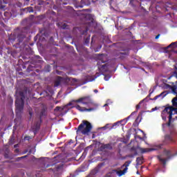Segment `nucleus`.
Returning a JSON list of instances; mask_svg holds the SVG:
<instances>
[{"mask_svg":"<svg viewBox=\"0 0 177 177\" xmlns=\"http://www.w3.org/2000/svg\"><path fill=\"white\" fill-rule=\"evenodd\" d=\"M104 63H107V56L102 54L97 63L99 73H95V78L100 77L102 75H104V73H107V71H109V64Z\"/></svg>","mask_w":177,"mask_h":177,"instance_id":"f257e3e1","label":"nucleus"},{"mask_svg":"<svg viewBox=\"0 0 177 177\" xmlns=\"http://www.w3.org/2000/svg\"><path fill=\"white\" fill-rule=\"evenodd\" d=\"M20 97H17L15 100V107L17 114H21L23 110H24V100H26V94L24 92H19Z\"/></svg>","mask_w":177,"mask_h":177,"instance_id":"f03ea898","label":"nucleus"},{"mask_svg":"<svg viewBox=\"0 0 177 177\" xmlns=\"http://www.w3.org/2000/svg\"><path fill=\"white\" fill-rule=\"evenodd\" d=\"M91 131H92V124L91 122L86 120H83L78 126L76 132L77 133H82V135H88Z\"/></svg>","mask_w":177,"mask_h":177,"instance_id":"7ed1b4c3","label":"nucleus"},{"mask_svg":"<svg viewBox=\"0 0 177 177\" xmlns=\"http://www.w3.org/2000/svg\"><path fill=\"white\" fill-rule=\"evenodd\" d=\"M163 153L166 156V159L162 158V155L158 156L157 158L159 160V162L162 164L163 167H165V165H167V161L171 160L175 155L172 154L170 150L167 149H164Z\"/></svg>","mask_w":177,"mask_h":177,"instance_id":"20e7f679","label":"nucleus"},{"mask_svg":"<svg viewBox=\"0 0 177 177\" xmlns=\"http://www.w3.org/2000/svg\"><path fill=\"white\" fill-rule=\"evenodd\" d=\"M73 103H82V104H84L85 106H88V104L92 103V100L91 99V96H85L79 98L78 100H73L71 102H69L66 106H73Z\"/></svg>","mask_w":177,"mask_h":177,"instance_id":"39448f33","label":"nucleus"},{"mask_svg":"<svg viewBox=\"0 0 177 177\" xmlns=\"http://www.w3.org/2000/svg\"><path fill=\"white\" fill-rule=\"evenodd\" d=\"M71 109H75L76 110H78L81 113H84V111L91 112V111H93V110H95V109H93V108L86 109L85 107H82L81 106H80L78 104L72 106Z\"/></svg>","mask_w":177,"mask_h":177,"instance_id":"423d86ee","label":"nucleus"},{"mask_svg":"<svg viewBox=\"0 0 177 177\" xmlns=\"http://www.w3.org/2000/svg\"><path fill=\"white\" fill-rule=\"evenodd\" d=\"M177 109H176L175 107L173 106H167L166 108H165V109L162 111V115L164 114V113H167V114H169V115H171L172 117V115H174V111H176Z\"/></svg>","mask_w":177,"mask_h":177,"instance_id":"0eeeda50","label":"nucleus"},{"mask_svg":"<svg viewBox=\"0 0 177 177\" xmlns=\"http://www.w3.org/2000/svg\"><path fill=\"white\" fill-rule=\"evenodd\" d=\"M100 150L103 151V150H113V143L110 142L108 144L102 143L100 147Z\"/></svg>","mask_w":177,"mask_h":177,"instance_id":"6e6552de","label":"nucleus"},{"mask_svg":"<svg viewBox=\"0 0 177 177\" xmlns=\"http://www.w3.org/2000/svg\"><path fill=\"white\" fill-rule=\"evenodd\" d=\"M17 41L19 43H17L16 44V48H20V46H19L20 45V44L23 43V41H24V38H26V35H24V33H19L17 35Z\"/></svg>","mask_w":177,"mask_h":177,"instance_id":"1a4fd4ad","label":"nucleus"},{"mask_svg":"<svg viewBox=\"0 0 177 177\" xmlns=\"http://www.w3.org/2000/svg\"><path fill=\"white\" fill-rule=\"evenodd\" d=\"M137 149L140 151L142 154H144V153H150V151H156V150H157L156 148H142L140 147H137Z\"/></svg>","mask_w":177,"mask_h":177,"instance_id":"9d476101","label":"nucleus"},{"mask_svg":"<svg viewBox=\"0 0 177 177\" xmlns=\"http://www.w3.org/2000/svg\"><path fill=\"white\" fill-rule=\"evenodd\" d=\"M143 102H145V100H141V101L140 102V103L136 105V111L132 112L131 114L126 118V122L128 121V119H129L130 118H131L132 115H133V114H135V113H138V110H139V109H140V104H142V103Z\"/></svg>","mask_w":177,"mask_h":177,"instance_id":"9b49d317","label":"nucleus"},{"mask_svg":"<svg viewBox=\"0 0 177 177\" xmlns=\"http://www.w3.org/2000/svg\"><path fill=\"white\" fill-rule=\"evenodd\" d=\"M63 82V77L61 76H57L55 82L54 86H59L60 84Z\"/></svg>","mask_w":177,"mask_h":177,"instance_id":"f8f14e48","label":"nucleus"},{"mask_svg":"<svg viewBox=\"0 0 177 177\" xmlns=\"http://www.w3.org/2000/svg\"><path fill=\"white\" fill-rule=\"evenodd\" d=\"M120 124L121 123H120L119 122H117L112 125H111L110 124H107L106 125L102 127V129H113L114 127H117V125H120ZM109 125L111 126L109 127Z\"/></svg>","mask_w":177,"mask_h":177,"instance_id":"ddd939ff","label":"nucleus"},{"mask_svg":"<svg viewBox=\"0 0 177 177\" xmlns=\"http://www.w3.org/2000/svg\"><path fill=\"white\" fill-rule=\"evenodd\" d=\"M114 172H116L117 175H118L119 176H122L123 175H125V174H127V172H128V168H124L123 170H120V171H117V170H113Z\"/></svg>","mask_w":177,"mask_h":177,"instance_id":"4468645a","label":"nucleus"},{"mask_svg":"<svg viewBox=\"0 0 177 177\" xmlns=\"http://www.w3.org/2000/svg\"><path fill=\"white\" fill-rule=\"evenodd\" d=\"M57 26L59 28H62V30H68L70 28V26L67 25L66 24H63V23H58L57 24Z\"/></svg>","mask_w":177,"mask_h":177,"instance_id":"2eb2a0df","label":"nucleus"},{"mask_svg":"<svg viewBox=\"0 0 177 177\" xmlns=\"http://www.w3.org/2000/svg\"><path fill=\"white\" fill-rule=\"evenodd\" d=\"M7 53L8 55H11V56H12V57H14L15 59L17 57V51H16V50L8 49Z\"/></svg>","mask_w":177,"mask_h":177,"instance_id":"dca6fc26","label":"nucleus"},{"mask_svg":"<svg viewBox=\"0 0 177 177\" xmlns=\"http://www.w3.org/2000/svg\"><path fill=\"white\" fill-rule=\"evenodd\" d=\"M142 121V115H138V116L136 118L135 122H133V125L134 127H139V124Z\"/></svg>","mask_w":177,"mask_h":177,"instance_id":"f3484780","label":"nucleus"},{"mask_svg":"<svg viewBox=\"0 0 177 177\" xmlns=\"http://www.w3.org/2000/svg\"><path fill=\"white\" fill-rule=\"evenodd\" d=\"M168 95V93H167L166 91H163L160 94L155 96L152 100H157V99H158V97H161V96H162V98L165 97L167 95Z\"/></svg>","mask_w":177,"mask_h":177,"instance_id":"a211bd4d","label":"nucleus"},{"mask_svg":"<svg viewBox=\"0 0 177 177\" xmlns=\"http://www.w3.org/2000/svg\"><path fill=\"white\" fill-rule=\"evenodd\" d=\"M118 56H120L121 59H124L127 56H129V51L127 50L123 53H119Z\"/></svg>","mask_w":177,"mask_h":177,"instance_id":"6ab92c4d","label":"nucleus"},{"mask_svg":"<svg viewBox=\"0 0 177 177\" xmlns=\"http://www.w3.org/2000/svg\"><path fill=\"white\" fill-rule=\"evenodd\" d=\"M143 157L141 156V157H138L136 158V165H142V164H143Z\"/></svg>","mask_w":177,"mask_h":177,"instance_id":"aec40b11","label":"nucleus"},{"mask_svg":"<svg viewBox=\"0 0 177 177\" xmlns=\"http://www.w3.org/2000/svg\"><path fill=\"white\" fill-rule=\"evenodd\" d=\"M8 39L10 42H15V41H16V34L10 35Z\"/></svg>","mask_w":177,"mask_h":177,"instance_id":"412c9836","label":"nucleus"},{"mask_svg":"<svg viewBox=\"0 0 177 177\" xmlns=\"http://www.w3.org/2000/svg\"><path fill=\"white\" fill-rule=\"evenodd\" d=\"M60 158H61V156L59 155L54 157L53 158L54 164H57V162H60Z\"/></svg>","mask_w":177,"mask_h":177,"instance_id":"4be33fe9","label":"nucleus"},{"mask_svg":"<svg viewBox=\"0 0 177 177\" xmlns=\"http://www.w3.org/2000/svg\"><path fill=\"white\" fill-rule=\"evenodd\" d=\"M84 5H85V1H84V0H82L80 1V3H77L75 5V8H84Z\"/></svg>","mask_w":177,"mask_h":177,"instance_id":"5701e85b","label":"nucleus"},{"mask_svg":"<svg viewBox=\"0 0 177 177\" xmlns=\"http://www.w3.org/2000/svg\"><path fill=\"white\" fill-rule=\"evenodd\" d=\"M132 162V160H127L124 162V164L122 166V168H128L130 165V164Z\"/></svg>","mask_w":177,"mask_h":177,"instance_id":"b1692460","label":"nucleus"},{"mask_svg":"<svg viewBox=\"0 0 177 177\" xmlns=\"http://www.w3.org/2000/svg\"><path fill=\"white\" fill-rule=\"evenodd\" d=\"M172 121V116L169 115V121L166 124L167 127H168L169 128L171 127V122Z\"/></svg>","mask_w":177,"mask_h":177,"instance_id":"393cba45","label":"nucleus"},{"mask_svg":"<svg viewBox=\"0 0 177 177\" xmlns=\"http://www.w3.org/2000/svg\"><path fill=\"white\" fill-rule=\"evenodd\" d=\"M39 128H40V124L37 123L36 126H35V128L34 129L35 133V132H38V131H39Z\"/></svg>","mask_w":177,"mask_h":177,"instance_id":"a878e982","label":"nucleus"},{"mask_svg":"<svg viewBox=\"0 0 177 177\" xmlns=\"http://www.w3.org/2000/svg\"><path fill=\"white\" fill-rule=\"evenodd\" d=\"M26 10L29 13H33L34 12V8L32 7H28L26 8Z\"/></svg>","mask_w":177,"mask_h":177,"instance_id":"bb28decb","label":"nucleus"},{"mask_svg":"<svg viewBox=\"0 0 177 177\" xmlns=\"http://www.w3.org/2000/svg\"><path fill=\"white\" fill-rule=\"evenodd\" d=\"M60 110L62 111V110H64V108L62 109V107H60V106H56L55 109V111H60Z\"/></svg>","mask_w":177,"mask_h":177,"instance_id":"cd10ccee","label":"nucleus"},{"mask_svg":"<svg viewBox=\"0 0 177 177\" xmlns=\"http://www.w3.org/2000/svg\"><path fill=\"white\" fill-rule=\"evenodd\" d=\"M104 80L105 81H109V80H110V78H111V76H110V75H104Z\"/></svg>","mask_w":177,"mask_h":177,"instance_id":"c85d7f7f","label":"nucleus"},{"mask_svg":"<svg viewBox=\"0 0 177 177\" xmlns=\"http://www.w3.org/2000/svg\"><path fill=\"white\" fill-rule=\"evenodd\" d=\"M35 59H37L38 60V62L39 63H41V59H42V58H41V57L39 55H36Z\"/></svg>","mask_w":177,"mask_h":177,"instance_id":"c756f323","label":"nucleus"},{"mask_svg":"<svg viewBox=\"0 0 177 177\" xmlns=\"http://www.w3.org/2000/svg\"><path fill=\"white\" fill-rule=\"evenodd\" d=\"M30 139H31V137H30V136H25L24 137V140H30Z\"/></svg>","mask_w":177,"mask_h":177,"instance_id":"7c9ffc66","label":"nucleus"},{"mask_svg":"<svg viewBox=\"0 0 177 177\" xmlns=\"http://www.w3.org/2000/svg\"><path fill=\"white\" fill-rule=\"evenodd\" d=\"M27 156H24L22 157L17 158V160H23V158H26Z\"/></svg>","mask_w":177,"mask_h":177,"instance_id":"2f4dec72","label":"nucleus"},{"mask_svg":"<svg viewBox=\"0 0 177 177\" xmlns=\"http://www.w3.org/2000/svg\"><path fill=\"white\" fill-rule=\"evenodd\" d=\"M162 118L164 121L167 120V117L164 116V114H162Z\"/></svg>","mask_w":177,"mask_h":177,"instance_id":"473e14b6","label":"nucleus"},{"mask_svg":"<svg viewBox=\"0 0 177 177\" xmlns=\"http://www.w3.org/2000/svg\"><path fill=\"white\" fill-rule=\"evenodd\" d=\"M4 157H5V158H9V154L8 153H5Z\"/></svg>","mask_w":177,"mask_h":177,"instance_id":"72a5a7b5","label":"nucleus"},{"mask_svg":"<svg viewBox=\"0 0 177 177\" xmlns=\"http://www.w3.org/2000/svg\"><path fill=\"white\" fill-rule=\"evenodd\" d=\"M175 44V43H171V44H170L168 46H167V49L169 48H171V46H172L173 45H174Z\"/></svg>","mask_w":177,"mask_h":177,"instance_id":"f704fd0d","label":"nucleus"},{"mask_svg":"<svg viewBox=\"0 0 177 177\" xmlns=\"http://www.w3.org/2000/svg\"><path fill=\"white\" fill-rule=\"evenodd\" d=\"M160 34H158V35H156V37H155V39H158V38H160Z\"/></svg>","mask_w":177,"mask_h":177,"instance_id":"c9c22d12","label":"nucleus"},{"mask_svg":"<svg viewBox=\"0 0 177 177\" xmlns=\"http://www.w3.org/2000/svg\"><path fill=\"white\" fill-rule=\"evenodd\" d=\"M44 113H45V111H42L40 113V118L42 117V115H44Z\"/></svg>","mask_w":177,"mask_h":177,"instance_id":"e433bc0d","label":"nucleus"},{"mask_svg":"<svg viewBox=\"0 0 177 177\" xmlns=\"http://www.w3.org/2000/svg\"><path fill=\"white\" fill-rule=\"evenodd\" d=\"M153 92H154V91H152L149 93V94L148 95V97H150V96H151V93H153Z\"/></svg>","mask_w":177,"mask_h":177,"instance_id":"4c0bfd02","label":"nucleus"},{"mask_svg":"<svg viewBox=\"0 0 177 177\" xmlns=\"http://www.w3.org/2000/svg\"><path fill=\"white\" fill-rule=\"evenodd\" d=\"M71 143H74V141H73V140H70L68 142L69 145H71Z\"/></svg>","mask_w":177,"mask_h":177,"instance_id":"58836bf2","label":"nucleus"},{"mask_svg":"<svg viewBox=\"0 0 177 177\" xmlns=\"http://www.w3.org/2000/svg\"><path fill=\"white\" fill-rule=\"evenodd\" d=\"M19 151H20V150H19V149H16L15 150V153H19Z\"/></svg>","mask_w":177,"mask_h":177,"instance_id":"ea45409f","label":"nucleus"},{"mask_svg":"<svg viewBox=\"0 0 177 177\" xmlns=\"http://www.w3.org/2000/svg\"><path fill=\"white\" fill-rule=\"evenodd\" d=\"M29 115H30V118L32 117V112H31V111H29Z\"/></svg>","mask_w":177,"mask_h":177,"instance_id":"a19ab883","label":"nucleus"},{"mask_svg":"<svg viewBox=\"0 0 177 177\" xmlns=\"http://www.w3.org/2000/svg\"><path fill=\"white\" fill-rule=\"evenodd\" d=\"M44 167H45V168H48V167H50V165H44Z\"/></svg>","mask_w":177,"mask_h":177,"instance_id":"79ce46f5","label":"nucleus"},{"mask_svg":"<svg viewBox=\"0 0 177 177\" xmlns=\"http://www.w3.org/2000/svg\"><path fill=\"white\" fill-rule=\"evenodd\" d=\"M3 2L4 3H8V0H3Z\"/></svg>","mask_w":177,"mask_h":177,"instance_id":"37998d69","label":"nucleus"},{"mask_svg":"<svg viewBox=\"0 0 177 177\" xmlns=\"http://www.w3.org/2000/svg\"><path fill=\"white\" fill-rule=\"evenodd\" d=\"M83 11H84V12H89L90 10H89V9H86V10H83Z\"/></svg>","mask_w":177,"mask_h":177,"instance_id":"c03bdc74","label":"nucleus"},{"mask_svg":"<svg viewBox=\"0 0 177 177\" xmlns=\"http://www.w3.org/2000/svg\"><path fill=\"white\" fill-rule=\"evenodd\" d=\"M94 92H95V93H97V92H99V91H97V89H95Z\"/></svg>","mask_w":177,"mask_h":177,"instance_id":"a18cd8bd","label":"nucleus"},{"mask_svg":"<svg viewBox=\"0 0 177 177\" xmlns=\"http://www.w3.org/2000/svg\"><path fill=\"white\" fill-rule=\"evenodd\" d=\"M175 114H177V110L174 111V113H173V115H175Z\"/></svg>","mask_w":177,"mask_h":177,"instance_id":"49530a36","label":"nucleus"},{"mask_svg":"<svg viewBox=\"0 0 177 177\" xmlns=\"http://www.w3.org/2000/svg\"><path fill=\"white\" fill-rule=\"evenodd\" d=\"M80 158H85V156H84V154H82V156L80 157Z\"/></svg>","mask_w":177,"mask_h":177,"instance_id":"de8ad7c7","label":"nucleus"},{"mask_svg":"<svg viewBox=\"0 0 177 177\" xmlns=\"http://www.w3.org/2000/svg\"><path fill=\"white\" fill-rule=\"evenodd\" d=\"M85 32H88V30H84L82 34H85Z\"/></svg>","mask_w":177,"mask_h":177,"instance_id":"09e8293b","label":"nucleus"},{"mask_svg":"<svg viewBox=\"0 0 177 177\" xmlns=\"http://www.w3.org/2000/svg\"><path fill=\"white\" fill-rule=\"evenodd\" d=\"M58 169H60V166L57 167V170L58 171Z\"/></svg>","mask_w":177,"mask_h":177,"instance_id":"8fccbe9b","label":"nucleus"},{"mask_svg":"<svg viewBox=\"0 0 177 177\" xmlns=\"http://www.w3.org/2000/svg\"><path fill=\"white\" fill-rule=\"evenodd\" d=\"M153 111H154V110H157V107H155L154 109H152Z\"/></svg>","mask_w":177,"mask_h":177,"instance_id":"3c124183","label":"nucleus"},{"mask_svg":"<svg viewBox=\"0 0 177 177\" xmlns=\"http://www.w3.org/2000/svg\"><path fill=\"white\" fill-rule=\"evenodd\" d=\"M106 106H108V104H105L104 105V107H106Z\"/></svg>","mask_w":177,"mask_h":177,"instance_id":"603ef678","label":"nucleus"},{"mask_svg":"<svg viewBox=\"0 0 177 177\" xmlns=\"http://www.w3.org/2000/svg\"><path fill=\"white\" fill-rule=\"evenodd\" d=\"M176 66H177V64H176ZM174 68H175V70H177V67L176 66H175Z\"/></svg>","mask_w":177,"mask_h":177,"instance_id":"864d4df0","label":"nucleus"},{"mask_svg":"<svg viewBox=\"0 0 177 177\" xmlns=\"http://www.w3.org/2000/svg\"><path fill=\"white\" fill-rule=\"evenodd\" d=\"M129 157L132 158L133 157L132 155L129 156Z\"/></svg>","mask_w":177,"mask_h":177,"instance_id":"5fc2aeb1","label":"nucleus"},{"mask_svg":"<svg viewBox=\"0 0 177 177\" xmlns=\"http://www.w3.org/2000/svg\"><path fill=\"white\" fill-rule=\"evenodd\" d=\"M14 147H17V145H15L14 146Z\"/></svg>","mask_w":177,"mask_h":177,"instance_id":"6e6d98bb","label":"nucleus"},{"mask_svg":"<svg viewBox=\"0 0 177 177\" xmlns=\"http://www.w3.org/2000/svg\"><path fill=\"white\" fill-rule=\"evenodd\" d=\"M29 153L31 154V150L29 151Z\"/></svg>","mask_w":177,"mask_h":177,"instance_id":"4d7b16f0","label":"nucleus"},{"mask_svg":"<svg viewBox=\"0 0 177 177\" xmlns=\"http://www.w3.org/2000/svg\"><path fill=\"white\" fill-rule=\"evenodd\" d=\"M137 174L139 175V171H137Z\"/></svg>","mask_w":177,"mask_h":177,"instance_id":"13d9d810","label":"nucleus"},{"mask_svg":"<svg viewBox=\"0 0 177 177\" xmlns=\"http://www.w3.org/2000/svg\"><path fill=\"white\" fill-rule=\"evenodd\" d=\"M102 48V46H100V49Z\"/></svg>","mask_w":177,"mask_h":177,"instance_id":"bf43d9fd","label":"nucleus"},{"mask_svg":"<svg viewBox=\"0 0 177 177\" xmlns=\"http://www.w3.org/2000/svg\"><path fill=\"white\" fill-rule=\"evenodd\" d=\"M176 118V120H177V116H176V118Z\"/></svg>","mask_w":177,"mask_h":177,"instance_id":"052dcab7","label":"nucleus"},{"mask_svg":"<svg viewBox=\"0 0 177 177\" xmlns=\"http://www.w3.org/2000/svg\"><path fill=\"white\" fill-rule=\"evenodd\" d=\"M131 150H133V147L131 148Z\"/></svg>","mask_w":177,"mask_h":177,"instance_id":"680f3d73","label":"nucleus"},{"mask_svg":"<svg viewBox=\"0 0 177 177\" xmlns=\"http://www.w3.org/2000/svg\"><path fill=\"white\" fill-rule=\"evenodd\" d=\"M141 140H143V138H140Z\"/></svg>","mask_w":177,"mask_h":177,"instance_id":"e2e57ef3","label":"nucleus"}]
</instances>
